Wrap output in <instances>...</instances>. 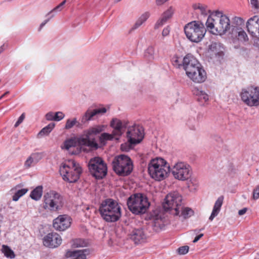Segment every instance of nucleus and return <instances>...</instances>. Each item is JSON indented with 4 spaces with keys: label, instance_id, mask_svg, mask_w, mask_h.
Returning <instances> with one entry per match:
<instances>
[{
    "label": "nucleus",
    "instance_id": "obj_1",
    "mask_svg": "<svg viewBox=\"0 0 259 259\" xmlns=\"http://www.w3.org/2000/svg\"><path fill=\"white\" fill-rule=\"evenodd\" d=\"M205 25L208 30L214 35H223L232 31V25L229 17L220 11L210 14Z\"/></svg>",
    "mask_w": 259,
    "mask_h": 259
},
{
    "label": "nucleus",
    "instance_id": "obj_2",
    "mask_svg": "<svg viewBox=\"0 0 259 259\" xmlns=\"http://www.w3.org/2000/svg\"><path fill=\"white\" fill-rule=\"evenodd\" d=\"M101 218L106 222L114 223L121 217V208L118 202L110 198L103 200L99 209Z\"/></svg>",
    "mask_w": 259,
    "mask_h": 259
},
{
    "label": "nucleus",
    "instance_id": "obj_3",
    "mask_svg": "<svg viewBox=\"0 0 259 259\" xmlns=\"http://www.w3.org/2000/svg\"><path fill=\"white\" fill-rule=\"evenodd\" d=\"M59 171L64 181L75 183L79 179L82 170L78 163L74 160L69 159L61 164Z\"/></svg>",
    "mask_w": 259,
    "mask_h": 259
},
{
    "label": "nucleus",
    "instance_id": "obj_4",
    "mask_svg": "<svg viewBox=\"0 0 259 259\" xmlns=\"http://www.w3.org/2000/svg\"><path fill=\"white\" fill-rule=\"evenodd\" d=\"M127 205L132 213L139 214L146 212L150 206V202L145 194L139 193L132 195L128 198Z\"/></svg>",
    "mask_w": 259,
    "mask_h": 259
},
{
    "label": "nucleus",
    "instance_id": "obj_5",
    "mask_svg": "<svg viewBox=\"0 0 259 259\" xmlns=\"http://www.w3.org/2000/svg\"><path fill=\"white\" fill-rule=\"evenodd\" d=\"M169 166L162 158L152 159L148 164V172L156 181H161L167 177Z\"/></svg>",
    "mask_w": 259,
    "mask_h": 259
},
{
    "label": "nucleus",
    "instance_id": "obj_6",
    "mask_svg": "<svg viewBox=\"0 0 259 259\" xmlns=\"http://www.w3.org/2000/svg\"><path fill=\"white\" fill-rule=\"evenodd\" d=\"M104 128V125H97L84 131L83 134L78 138L79 144L87 146L91 149H97L99 146L95 141V136L103 131Z\"/></svg>",
    "mask_w": 259,
    "mask_h": 259
},
{
    "label": "nucleus",
    "instance_id": "obj_7",
    "mask_svg": "<svg viewBox=\"0 0 259 259\" xmlns=\"http://www.w3.org/2000/svg\"><path fill=\"white\" fill-rule=\"evenodd\" d=\"M184 31L187 37L191 41L200 42L204 37L206 29L202 23L199 21H192L186 24Z\"/></svg>",
    "mask_w": 259,
    "mask_h": 259
},
{
    "label": "nucleus",
    "instance_id": "obj_8",
    "mask_svg": "<svg viewBox=\"0 0 259 259\" xmlns=\"http://www.w3.org/2000/svg\"><path fill=\"white\" fill-rule=\"evenodd\" d=\"M113 169L118 175L125 176L133 170V165L131 158L125 155L115 157L112 161Z\"/></svg>",
    "mask_w": 259,
    "mask_h": 259
},
{
    "label": "nucleus",
    "instance_id": "obj_9",
    "mask_svg": "<svg viewBox=\"0 0 259 259\" xmlns=\"http://www.w3.org/2000/svg\"><path fill=\"white\" fill-rule=\"evenodd\" d=\"M43 201V207L51 211H57L61 209L64 204L63 196L53 190L45 193Z\"/></svg>",
    "mask_w": 259,
    "mask_h": 259
},
{
    "label": "nucleus",
    "instance_id": "obj_10",
    "mask_svg": "<svg viewBox=\"0 0 259 259\" xmlns=\"http://www.w3.org/2000/svg\"><path fill=\"white\" fill-rule=\"evenodd\" d=\"M163 204L166 211L172 215H179L180 209L182 208V197L178 192H172L168 194Z\"/></svg>",
    "mask_w": 259,
    "mask_h": 259
},
{
    "label": "nucleus",
    "instance_id": "obj_11",
    "mask_svg": "<svg viewBox=\"0 0 259 259\" xmlns=\"http://www.w3.org/2000/svg\"><path fill=\"white\" fill-rule=\"evenodd\" d=\"M88 167L91 174L97 179H102L107 175V167L103 160L96 157L90 159Z\"/></svg>",
    "mask_w": 259,
    "mask_h": 259
},
{
    "label": "nucleus",
    "instance_id": "obj_12",
    "mask_svg": "<svg viewBox=\"0 0 259 259\" xmlns=\"http://www.w3.org/2000/svg\"><path fill=\"white\" fill-rule=\"evenodd\" d=\"M242 100L248 106L259 105V87L251 86L242 90L241 94Z\"/></svg>",
    "mask_w": 259,
    "mask_h": 259
},
{
    "label": "nucleus",
    "instance_id": "obj_13",
    "mask_svg": "<svg viewBox=\"0 0 259 259\" xmlns=\"http://www.w3.org/2000/svg\"><path fill=\"white\" fill-rule=\"evenodd\" d=\"M171 172L175 179L181 181H185L191 177L192 169L188 163L179 161L172 166Z\"/></svg>",
    "mask_w": 259,
    "mask_h": 259
},
{
    "label": "nucleus",
    "instance_id": "obj_14",
    "mask_svg": "<svg viewBox=\"0 0 259 259\" xmlns=\"http://www.w3.org/2000/svg\"><path fill=\"white\" fill-rule=\"evenodd\" d=\"M150 235L146 227L134 228L128 235L130 240L137 245L147 242Z\"/></svg>",
    "mask_w": 259,
    "mask_h": 259
},
{
    "label": "nucleus",
    "instance_id": "obj_15",
    "mask_svg": "<svg viewBox=\"0 0 259 259\" xmlns=\"http://www.w3.org/2000/svg\"><path fill=\"white\" fill-rule=\"evenodd\" d=\"M128 142L131 145H135L139 143L143 139V128L138 125H134L128 128L126 133Z\"/></svg>",
    "mask_w": 259,
    "mask_h": 259
},
{
    "label": "nucleus",
    "instance_id": "obj_16",
    "mask_svg": "<svg viewBox=\"0 0 259 259\" xmlns=\"http://www.w3.org/2000/svg\"><path fill=\"white\" fill-rule=\"evenodd\" d=\"M71 219L66 214L59 215L53 221V227L58 231H62L68 229L71 225Z\"/></svg>",
    "mask_w": 259,
    "mask_h": 259
},
{
    "label": "nucleus",
    "instance_id": "obj_17",
    "mask_svg": "<svg viewBox=\"0 0 259 259\" xmlns=\"http://www.w3.org/2000/svg\"><path fill=\"white\" fill-rule=\"evenodd\" d=\"M62 243L61 236L56 233H50L43 238L44 245L50 248H56Z\"/></svg>",
    "mask_w": 259,
    "mask_h": 259
},
{
    "label": "nucleus",
    "instance_id": "obj_18",
    "mask_svg": "<svg viewBox=\"0 0 259 259\" xmlns=\"http://www.w3.org/2000/svg\"><path fill=\"white\" fill-rule=\"evenodd\" d=\"M182 66L187 75L189 72L195 70L196 67H199L201 64L193 56L188 54L183 58Z\"/></svg>",
    "mask_w": 259,
    "mask_h": 259
},
{
    "label": "nucleus",
    "instance_id": "obj_19",
    "mask_svg": "<svg viewBox=\"0 0 259 259\" xmlns=\"http://www.w3.org/2000/svg\"><path fill=\"white\" fill-rule=\"evenodd\" d=\"M189 78L196 83H202L206 78V74L205 70L201 67H196L187 75Z\"/></svg>",
    "mask_w": 259,
    "mask_h": 259
},
{
    "label": "nucleus",
    "instance_id": "obj_20",
    "mask_svg": "<svg viewBox=\"0 0 259 259\" xmlns=\"http://www.w3.org/2000/svg\"><path fill=\"white\" fill-rule=\"evenodd\" d=\"M175 8L172 6H169L161 14L154 25V29H157L163 26L169 19L172 18L175 12Z\"/></svg>",
    "mask_w": 259,
    "mask_h": 259
},
{
    "label": "nucleus",
    "instance_id": "obj_21",
    "mask_svg": "<svg viewBox=\"0 0 259 259\" xmlns=\"http://www.w3.org/2000/svg\"><path fill=\"white\" fill-rule=\"evenodd\" d=\"M127 124V122L124 120L122 121L117 118H113L110 122V125L113 128V134L120 137Z\"/></svg>",
    "mask_w": 259,
    "mask_h": 259
},
{
    "label": "nucleus",
    "instance_id": "obj_22",
    "mask_svg": "<svg viewBox=\"0 0 259 259\" xmlns=\"http://www.w3.org/2000/svg\"><path fill=\"white\" fill-rule=\"evenodd\" d=\"M247 30L252 36H256L259 37V16H254L249 18L247 23Z\"/></svg>",
    "mask_w": 259,
    "mask_h": 259
},
{
    "label": "nucleus",
    "instance_id": "obj_23",
    "mask_svg": "<svg viewBox=\"0 0 259 259\" xmlns=\"http://www.w3.org/2000/svg\"><path fill=\"white\" fill-rule=\"evenodd\" d=\"M209 50L217 57L218 59L222 58L224 55V47L220 43H211L209 47Z\"/></svg>",
    "mask_w": 259,
    "mask_h": 259
},
{
    "label": "nucleus",
    "instance_id": "obj_24",
    "mask_svg": "<svg viewBox=\"0 0 259 259\" xmlns=\"http://www.w3.org/2000/svg\"><path fill=\"white\" fill-rule=\"evenodd\" d=\"M88 252L86 249L68 250L66 256L67 257H73V259H86L85 252Z\"/></svg>",
    "mask_w": 259,
    "mask_h": 259
},
{
    "label": "nucleus",
    "instance_id": "obj_25",
    "mask_svg": "<svg viewBox=\"0 0 259 259\" xmlns=\"http://www.w3.org/2000/svg\"><path fill=\"white\" fill-rule=\"evenodd\" d=\"M223 196H220L218 198V199L215 201L211 215L209 218V220L210 221H212L213 220V219L215 217H217L219 213L221 210V208L223 204Z\"/></svg>",
    "mask_w": 259,
    "mask_h": 259
},
{
    "label": "nucleus",
    "instance_id": "obj_26",
    "mask_svg": "<svg viewBox=\"0 0 259 259\" xmlns=\"http://www.w3.org/2000/svg\"><path fill=\"white\" fill-rule=\"evenodd\" d=\"M235 33L238 34V39L241 41H247L248 37L246 33L241 27H238L234 25H232V31L231 34H234Z\"/></svg>",
    "mask_w": 259,
    "mask_h": 259
},
{
    "label": "nucleus",
    "instance_id": "obj_27",
    "mask_svg": "<svg viewBox=\"0 0 259 259\" xmlns=\"http://www.w3.org/2000/svg\"><path fill=\"white\" fill-rule=\"evenodd\" d=\"M151 218L155 226H160L163 223V220L164 218L163 213L157 210L153 211Z\"/></svg>",
    "mask_w": 259,
    "mask_h": 259
},
{
    "label": "nucleus",
    "instance_id": "obj_28",
    "mask_svg": "<svg viewBox=\"0 0 259 259\" xmlns=\"http://www.w3.org/2000/svg\"><path fill=\"white\" fill-rule=\"evenodd\" d=\"M193 93L194 95L197 97V100L199 102H206L208 100V95L204 91L195 88L193 90Z\"/></svg>",
    "mask_w": 259,
    "mask_h": 259
},
{
    "label": "nucleus",
    "instance_id": "obj_29",
    "mask_svg": "<svg viewBox=\"0 0 259 259\" xmlns=\"http://www.w3.org/2000/svg\"><path fill=\"white\" fill-rule=\"evenodd\" d=\"M150 15L151 14L148 11H146L143 13L136 21L133 26V29H136L139 28L147 20Z\"/></svg>",
    "mask_w": 259,
    "mask_h": 259
},
{
    "label": "nucleus",
    "instance_id": "obj_30",
    "mask_svg": "<svg viewBox=\"0 0 259 259\" xmlns=\"http://www.w3.org/2000/svg\"><path fill=\"white\" fill-rule=\"evenodd\" d=\"M42 194V187L39 186L33 190L30 195V197L33 200H38L40 199Z\"/></svg>",
    "mask_w": 259,
    "mask_h": 259
},
{
    "label": "nucleus",
    "instance_id": "obj_31",
    "mask_svg": "<svg viewBox=\"0 0 259 259\" xmlns=\"http://www.w3.org/2000/svg\"><path fill=\"white\" fill-rule=\"evenodd\" d=\"M95 115H96L94 109L92 110L89 108L81 117V122L83 123H84L86 122L92 120V118Z\"/></svg>",
    "mask_w": 259,
    "mask_h": 259
},
{
    "label": "nucleus",
    "instance_id": "obj_32",
    "mask_svg": "<svg viewBox=\"0 0 259 259\" xmlns=\"http://www.w3.org/2000/svg\"><path fill=\"white\" fill-rule=\"evenodd\" d=\"M193 8L195 10H199L201 15L206 16L210 12V11L208 9L207 6L201 4H195L193 5Z\"/></svg>",
    "mask_w": 259,
    "mask_h": 259
},
{
    "label": "nucleus",
    "instance_id": "obj_33",
    "mask_svg": "<svg viewBox=\"0 0 259 259\" xmlns=\"http://www.w3.org/2000/svg\"><path fill=\"white\" fill-rule=\"evenodd\" d=\"M193 210L189 207H185L182 205V208L180 209L179 217H182L184 219H187L193 214Z\"/></svg>",
    "mask_w": 259,
    "mask_h": 259
},
{
    "label": "nucleus",
    "instance_id": "obj_34",
    "mask_svg": "<svg viewBox=\"0 0 259 259\" xmlns=\"http://www.w3.org/2000/svg\"><path fill=\"white\" fill-rule=\"evenodd\" d=\"M55 126V123L51 122L48 125L44 127L38 134L37 136L41 137L42 136L48 135L53 130Z\"/></svg>",
    "mask_w": 259,
    "mask_h": 259
},
{
    "label": "nucleus",
    "instance_id": "obj_35",
    "mask_svg": "<svg viewBox=\"0 0 259 259\" xmlns=\"http://www.w3.org/2000/svg\"><path fill=\"white\" fill-rule=\"evenodd\" d=\"M1 250L7 258H14L15 257L14 251L7 245H3Z\"/></svg>",
    "mask_w": 259,
    "mask_h": 259
},
{
    "label": "nucleus",
    "instance_id": "obj_36",
    "mask_svg": "<svg viewBox=\"0 0 259 259\" xmlns=\"http://www.w3.org/2000/svg\"><path fill=\"white\" fill-rule=\"evenodd\" d=\"M74 125L78 127H80L81 124L77 121L76 118H73L72 119H68L65 125V129L70 130L72 128Z\"/></svg>",
    "mask_w": 259,
    "mask_h": 259
},
{
    "label": "nucleus",
    "instance_id": "obj_37",
    "mask_svg": "<svg viewBox=\"0 0 259 259\" xmlns=\"http://www.w3.org/2000/svg\"><path fill=\"white\" fill-rule=\"evenodd\" d=\"M78 140L76 141L75 139H70L65 141L64 143V148L67 150H70L71 148H74L77 145ZM80 146L79 144H78Z\"/></svg>",
    "mask_w": 259,
    "mask_h": 259
},
{
    "label": "nucleus",
    "instance_id": "obj_38",
    "mask_svg": "<svg viewBox=\"0 0 259 259\" xmlns=\"http://www.w3.org/2000/svg\"><path fill=\"white\" fill-rule=\"evenodd\" d=\"M155 49L152 46L149 47L145 53V56L149 60H152L154 58Z\"/></svg>",
    "mask_w": 259,
    "mask_h": 259
},
{
    "label": "nucleus",
    "instance_id": "obj_39",
    "mask_svg": "<svg viewBox=\"0 0 259 259\" xmlns=\"http://www.w3.org/2000/svg\"><path fill=\"white\" fill-rule=\"evenodd\" d=\"M119 137H118L117 136H116L113 134V132L111 134H109L108 133H103L102 134L100 139L101 140H113V139H115L116 140H118Z\"/></svg>",
    "mask_w": 259,
    "mask_h": 259
},
{
    "label": "nucleus",
    "instance_id": "obj_40",
    "mask_svg": "<svg viewBox=\"0 0 259 259\" xmlns=\"http://www.w3.org/2000/svg\"><path fill=\"white\" fill-rule=\"evenodd\" d=\"M27 191L28 189L25 188L18 190L13 195V200L15 201H18L19 199L25 194Z\"/></svg>",
    "mask_w": 259,
    "mask_h": 259
},
{
    "label": "nucleus",
    "instance_id": "obj_41",
    "mask_svg": "<svg viewBox=\"0 0 259 259\" xmlns=\"http://www.w3.org/2000/svg\"><path fill=\"white\" fill-rule=\"evenodd\" d=\"M186 124L191 130H195L197 126V122L194 118H189L187 121Z\"/></svg>",
    "mask_w": 259,
    "mask_h": 259
},
{
    "label": "nucleus",
    "instance_id": "obj_42",
    "mask_svg": "<svg viewBox=\"0 0 259 259\" xmlns=\"http://www.w3.org/2000/svg\"><path fill=\"white\" fill-rule=\"evenodd\" d=\"M86 245V242L81 239H76L72 241V246L73 247H84Z\"/></svg>",
    "mask_w": 259,
    "mask_h": 259
},
{
    "label": "nucleus",
    "instance_id": "obj_43",
    "mask_svg": "<svg viewBox=\"0 0 259 259\" xmlns=\"http://www.w3.org/2000/svg\"><path fill=\"white\" fill-rule=\"evenodd\" d=\"M181 62V58L177 56H175L171 58V63L172 65L177 68H180L182 66Z\"/></svg>",
    "mask_w": 259,
    "mask_h": 259
},
{
    "label": "nucleus",
    "instance_id": "obj_44",
    "mask_svg": "<svg viewBox=\"0 0 259 259\" xmlns=\"http://www.w3.org/2000/svg\"><path fill=\"white\" fill-rule=\"evenodd\" d=\"M244 23V20L241 17H235L233 18V24L235 26L240 27Z\"/></svg>",
    "mask_w": 259,
    "mask_h": 259
},
{
    "label": "nucleus",
    "instance_id": "obj_45",
    "mask_svg": "<svg viewBox=\"0 0 259 259\" xmlns=\"http://www.w3.org/2000/svg\"><path fill=\"white\" fill-rule=\"evenodd\" d=\"M44 157V154L41 152H37L31 154V158H32L34 161V163H36Z\"/></svg>",
    "mask_w": 259,
    "mask_h": 259
},
{
    "label": "nucleus",
    "instance_id": "obj_46",
    "mask_svg": "<svg viewBox=\"0 0 259 259\" xmlns=\"http://www.w3.org/2000/svg\"><path fill=\"white\" fill-rule=\"evenodd\" d=\"M54 121H59L65 117V114L61 111L54 113Z\"/></svg>",
    "mask_w": 259,
    "mask_h": 259
},
{
    "label": "nucleus",
    "instance_id": "obj_47",
    "mask_svg": "<svg viewBox=\"0 0 259 259\" xmlns=\"http://www.w3.org/2000/svg\"><path fill=\"white\" fill-rule=\"evenodd\" d=\"M189 248L188 246H183L178 249V252L179 254L184 255L188 252Z\"/></svg>",
    "mask_w": 259,
    "mask_h": 259
},
{
    "label": "nucleus",
    "instance_id": "obj_48",
    "mask_svg": "<svg viewBox=\"0 0 259 259\" xmlns=\"http://www.w3.org/2000/svg\"><path fill=\"white\" fill-rule=\"evenodd\" d=\"M34 163V161L32 158H31V155L27 158L25 162V166L27 168L30 167L31 165Z\"/></svg>",
    "mask_w": 259,
    "mask_h": 259
},
{
    "label": "nucleus",
    "instance_id": "obj_49",
    "mask_svg": "<svg viewBox=\"0 0 259 259\" xmlns=\"http://www.w3.org/2000/svg\"><path fill=\"white\" fill-rule=\"evenodd\" d=\"M95 115L103 114L106 112L107 109L105 107L94 109Z\"/></svg>",
    "mask_w": 259,
    "mask_h": 259
},
{
    "label": "nucleus",
    "instance_id": "obj_50",
    "mask_svg": "<svg viewBox=\"0 0 259 259\" xmlns=\"http://www.w3.org/2000/svg\"><path fill=\"white\" fill-rule=\"evenodd\" d=\"M252 198L254 200L259 198V186H257L253 191Z\"/></svg>",
    "mask_w": 259,
    "mask_h": 259
},
{
    "label": "nucleus",
    "instance_id": "obj_51",
    "mask_svg": "<svg viewBox=\"0 0 259 259\" xmlns=\"http://www.w3.org/2000/svg\"><path fill=\"white\" fill-rule=\"evenodd\" d=\"M24 118H25V114H24V113H22L21 115V116L19 117L17 122L15 123L14 126L15 127H18L19 125V124H21L23 122V121L24 119Z\"/></svg>",
    "mask_w": 259,
    "mask_h": 259
},
{
    "label": "nucleus",
    "instance_id": "obj_52",
    "mask_svg": "<svg viewBox=\"0 0 259 259\" xmlns=\"http://www.w3.org/2000/svg\"><path fill=\"white\" fill-rule=\"evenodd\" d=\"M46 119L48 121H54V112H49L46 114Z\"/></svg>",
    "mask_w": 259,
    "mask_h": 259
},
{
    "label": "nucleus",
    "instance_id": "obj_53",
    "mask_svg": "<svg viewBox=\"0 0 259 259\" xmlns=\"http://www.w3.org/2000/svg\"><path fill=\"white\" fill-rule=\"evenodd\" d=\"M250 2L252 8L255 9H259V0H250Z\"/></svg>",
    "mask_w": 259,
    "mask_h": 259
},
{
    "label": "nucleus",
    "instance_id": "obj_54",
    "mask_svg": "<svg viewBox=\"0 0 259 259\" xmlns=\"http://www.w3.org/2000/svg\"><path fill=\"white\" fill-rule=\"evenodd\" d=\"M170 30V29L169 26H166V27H165L163 29L162 32V36L165 37V36H168L169 34Z\"/></svg>",
    "mask_w": 259,
    "mask_h": 259
},
{
    "label": "nucleus",
    "instance_id": "obj_55",
    "mask_svg": "<svg viewBox=\"0 0 259 259\" xmlns=\"http://www.w3.org/2000/svg\"><path fill=\"white\" fill-rule=\"evenodd\" d=\"M54 16V15H52L50 18H48V19H47V20H45L44 22H42L39 26V27L38 28V31H40L41 30V29L42 28V27L50 21L51 18H53Z\"/></svg>",
    "mask_w": 259,
    "mask_h": 259
},
{
    "label": "nucleus",
    "instance_id": "obj_56",
    "mask_svg": "<svg viewBox=\"0 0 259 259\" xmlns=\"http://www.w3.org/2000/svg\"><path fill=\"white\" fill-rule=\"evenodd\" d=\"M168 1V0H155V4L157 6H161Z\"/></svg>",
    "mask_w": 259,
    "mask_h": 259
},
{
    "label": "nucleus",
    "instance_id": "obj_57",
    "mask_svg": "<svg viewBox=\"0 0 259 259\" xmlns=\"http://www.w3.org/2000/svg\"><path fill=\"white\" fill-rule=\"evenodd\" d=\"M61 10L62 7L60 5H59L57 7L54 8L52 11L49 12L47 15H49L51 13H52L54 11H60Z\"/></svg>",
    "mask_w": 259,
    "mask_h": 259
},
{
    "label": "nucleus",
    "instance_id": "obj_58",
    "mask_svg": "<svg viewBox=\"0 0 259 259\" xmlns=\"http://www.w3.org/2000/svg\"><path fill=\"white\" fill-rule=\"evenodd\" d=\"M203 236V234H200L199 235L195 237L193 241V243L197 242L202 236Z\"/></svg>",
    "mask_w": 259,
    "mask_h": 259
},
{
    "label": "nucleus",
    "instance_id": "obj_59",
    "mask_svg": "<svg viewBox=\"0 0 259 259\" xmlns=\"http://www.w3.org/2000/svg\"><path fill=\"white\" fill-rule=\"evenodd\" d=\"M246 211H247V208H243V209L239 210L238 214L239 215H242L245 214L246 213Z\"/></svg>",
    "mask_w": 259,
    "mask_h": 259
},
{
    "label": "nucleus",
    "instance_id": "obj_60",
    "mask_svg": "<svg viewBox=\"0 0 259 259\" xmlns=\"http://www.w3.org/2000/svg\"><path fill=\"white\" fill-rule=\"evenodd\" d=\"M125 146H126V145H124V144H122L121 145V148L122 150H125V151H127L129 150V148H125Z\"/></svg>",
    "mask_w": 259,
    "mask_h": 259
},
{
    "label": "nucleus",
    "instance_id": "obj_61",
    "mask_svg": "<svg viewBox=\"0 0 259 259\" xmlns=\"http://www.w3.org/2000/svg\"><path fill=\"white\" fill-rule=\"evenodd\" d=\"M76 149H77V150L75 151L74 152L73 151H71V153L72 154H77L79 153L80 152V151H81L80 148L79 149L77 147Z\"/></svg>",
    "mask_w": 259,
    "mask_h": 259
},
{
    "label": "nucleus",
    "instance_id": "obj_62",
    "mask_svg": "<svg viewBox=\"0 0 259 259\" xmlns=\"http://www.w3.org/2000/svg\"><path fill=\"white\" fill-rule=\"evenodd\" d=\"M9 91H7L6 92V93H5L3 95H2L1 97H0V100L1 99H2L4 97H5L7 95L9 94Z\"/></svg>",
    "mask_w": 259,
    "mask_h": 259
},
{
    "label": "nucleus",
    "instance_id": "obj_63",
    "mask_svg": "<svg viewBox=\"0 0 259 259\" xmlns=\"http://www.w3.org/2000/svg\"><path fill=\"white\" fill-rule=\"evenodd\" d=\"M66 0H64L61 3H60L59 5L62 7L66 3Z\"/></svg>",
    "mask_w": 259,
    "mask_h": 259
},
{
    "label": "nucleus",
    "instance_id": "obj_64",
    "mask_svg": "<svg viewBox=\"0 0 259 259\" xmlns=\"http://www.w3.org/2000/svg\"><path fill=\"white\" fill-rule=\"evenodd\" d=\"M3 47L4 46H2L0 47V54L4 51Z\"/></svg>",
    "mask_w": 259,
    "mask_h": 259
}]
</instances>
